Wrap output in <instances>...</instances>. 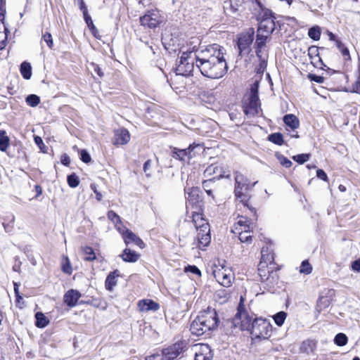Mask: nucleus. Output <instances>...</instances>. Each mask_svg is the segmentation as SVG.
I'll return each instance as SVG.
<instances>
[{"label": "nucleus", "instance_id": "79ce46f5", "mask_svg": "<svg viewBox=\"0 0 360 360\" xmlns=\"http://www.w3.org/2000/svg\"><path fill=\"white\" fill-rule=\"evenodd\" d=\"M83 251H84V255H86L84 258V260L92 261L96 259L95 253L91 247L84 248Z\"/></svg>", "mask_w": 360, "mask_h": 360}, {"label": "nucleus", "instance_id": "0e129e2a", "mask_svg": "<svg viewBox=\"0 0 360 360\" xmlns=\"http://www.w3.org/2000/svg\"><path fill=\"white\" fill-rule=\"evenodd\" d=\"M91 188L94 191V193L96 194V199L100 201L102 199V195L101 193H99L96 189V186L95 184H91Z\"/></svg>", "mask_w": 360, "mask_h": 360}, {"label": "nucleus", "instance_id": "b1692460", "mask_svg": "<svg viewBox=\"0 0 360 360\" xmlns=\"http://www.w3.org/2000/svg\"><path fill=\"white\" fill-rule=\"evenodd\" d=\"M200 189L198 187H191L186 190V198L190 205H194L200 201Z\"/></svg>", "mask_w": 360, "mask_h": 360}, {"label": "nucleus", "instance_id": "603ef678", "mask_svg": "<svg viewBox=\"0 0 360 360\" xmlns=\"http://www.w3.org/2000/svg\"><path fill=\"white\" fill-rule=\"evenodd\" d=\"M151 166L152 162L150 160H148L147 161H146L143 165V171L147 176H150L151 175Z\"/></svg>", "mask_w": 360, "mask_h": 360}, {"label": "nucleus", "instance_id": "f3484780", "mask_svg": "<svg viewBox=\"0 0 360 360\" xmlns=\"http://www.w3.org/2000/svg\"><path fill=\"white\" fill-rule=\"evenodd\" d=\"M275 27L274 20L271 17H267L259 22L257 32L264 33L269 36L275 30Z\"/></svg>", "mask_w": 360, "mask_h": 360}, {"label": "nucleus", "instance_id": "a18cd8bd", "mask_svg": "<svg viewBox=\"0 0 360 360\" xmlns=\"http://www.w3.org/2000/svg\"><path fill=\"white\" fill-rule=\"evenodd\" d=\"M312 271V267L307 260H304L302 262L300 272L301 274H309Z\"/></svg>", "mask_w": 360, "mask_h": 360}, {"label": "nucleus", "instance_id": "052dcab7", "mask_svg": "<svg viewBox=\"0 0 360 360\" xmlns=\"http://www.w3.org/2000/svg\"><path fill=\"white\" fill-rule=\"evenodd\" d=\"M352 269L354 271L360 272V259H358L352 263Z\"/></svg>", "mask_w": 360, "mask_h": 360}, {"label": "nucleus", "instance_id": "e2e57ef3", "mask_svg": "<svg viewBox=\"0 0 360 360\" xmlns=\"http://www.w3.org/2000/svg\"><path fill=\"white\" fill-rule=\"evenodd\" d=\"M213 356H204L195 352V360H211Z\"/></svg>", "mask_w": 360, "mask_h": 360}, {"label": "nucleus", "instance_id": "2f4dec72", "mask_svg": "<svg viewBox=\"0 0 360 360\" xmlns=\"http://www.w3.org/2000/svg\"><path fill=\"white\" fill-rule=\"evenodd\" d=\"M20 72L25 79H30L32 76V67L27 62H23L20 65Z\"/></svg>", "mask_w": 360, "mask_h": 360}, {"label": "nucleus", "instance_id": "5fc2aeb1", "mask_svg": "<svg viewBox=\"0 0 360 360\" xmlns=\"http://www.w3.org/2000/svg\"><path fill=\"white\" fill-rule=\"evenodd\" d=\"M81 160L85 162L89 163L91 162V158L89 153L86 150H82L80 152Z\"/></svg>", "mask_w": 360, "mask_h": 360}, {"label": "nucleus", "instance_id": "6e6d98bb", "mask_svg": "<svg viewBox=\"0 0 360 360\" xmlns=\"http://www.w3.org/2000/svg\"><path fill=\"white\" fill-rule=\"evenodd\" d=\"M316 176L325 181H328V176L326 173L321 169H319L316 171Z\"/></svg>", "mask_w": 360, "mask_h": 360}, {"label": "nucleus", "instance_id": "4d7b16f0", "mask_svg": "<svg viewBox=\"0 0 360 360\" xmlns=\"http://www.w3.org/2000/svg\"><path fill=\"white\" fill-rule=\"evenodd\" d=\"M185 271H190L194 274H196V275H200L201 273H200V271L199 270V269L195 266H188L187 267L185 268Z\"/></svg>", "mask_w": 360, "mask_h": 360}, {"label": "nucleus", "instance_id": "6e6552de", "mask_svg": "<svg viewBox=\"0 0 360 360\" xmlns=\"http://www.w3.org/2000/svg\"><path fill=\"white\" fill-rule=\"evenodd\" d=\"M243 108L247 116L254 117L259 115L262 110L257 90L253 88L251 89L249 98L243 102Z\"/></svg>", "mask_w": 360, "mask_h": 360}, {"label": "nucleus", "instance_id": "5701e85b", "mask_svg": "<svg viewBox=\"0 0 360 360\" xmlns=\"http://www.w3.org/2000/svg\"><path fill=\"white\" fill-rule=\"evenodd\" d=\"M189 153V151H187V148L179 149L178 148L174 147L171 151V156L184 164L186 162H189L188 158V156L190 155Z\"/></svg>", "mask_w": 360, "mask_h": 360}, {"label": "nucleus", "instance_id": "1a4fd4ad", "mask_svg": "<svg viewBox=\"0 0 360 360\" xmlns=\"http://www.w3.org/2000/svg\"><path fill=\"white\" fill-rule=\"evenodd\" d=\"M243 301V298L241 297L238 307V311L233 318V322L236 326H240L241 330H250L252 323V318L246 311Z\"/></svg>", "mask_w": 360, "mask_h": 360}, {"label": "nucleus", "instance_id": "473e14b6", "mask_svg": "<svg viewBox=\"0 0 360 360\" xmlns=\"http://www.w3.org/2000/svg\"><path fill=\"white\" fill-rule=\"evenodd\" d=\"M36 318V326L38 328H44L49 323V320L41 312H37L35 314Z\"/></svg>", "mask_w": 360, "mask_h": 360}, {"label": "nucleus", "instance_id": "4c0bfd02", "mask_svg": "<svg viewBox=\"0 0 360 360\" xmlns=\"http://www.w3.org/2000/svg\"><path fill=\"white\" fill-rule=\"evenodd\" d=\"M67 181L71 188H76L79 184V177L75 173L68 176Z\"/></svg>", "mask_w": 360, "mask_h": 360}, {"label": "nucleus", "instance_id": "9d476101", "mask_svg": "<svg viewBox=\"0 0 360 360\" xmlns=\"http://www.w3.org/2000/svg\"><path fill=\"white\" fill-rule=\"evenodd\" d=\"M163 21L164 17L158 10L148 11L140 17L141 25L150 29L157 27Z\"/></svg>", "mask_w": 360, "mask_h": 360}, {"label": "nucleus", "instance_id": "c85d7f7f", "mask_svg": "<svg viewBox=\"0 0 360 360\" xmlns=\"http://www.w3.org/2000/svg\"><path fill=\"white\" fill-rule=\"evenodd\" d=\"M209 232L210 231L202 232L200 230L198 233L197 238L198 243L202 247H206L210 243L211 237Z\"/></svg>", "mask_w": 360, "mask_h": 360}, {"label": "nucleus", "instance_id": "49530a36", "mask_svg": "<svg viewBox=\"0 0 360 360\" xmlns=\"http://www.w3.org/2000/svg\"><path fill=\"white\" fill-rule=\"evenodd\" d=\"M108 218L114 223L115 226H117L118 224H121L120 216L112 210L108 212Z\"/></svg>", "mask_w": 360, "mask_h": 360}, {"label": "nucleus", "instance_id": "774afa93", "mask_svg": "<svg viewBox=\"0 0 360 360\" xmlns=\"http://www.w3.org/2000/svg\"><path fill=\"white\" fill-rule=\"evenodd\" d=\"M354 91L360 94V77L358 79V80L355 83Z\"/></svg>", "mask_w": 360, "mask_h": 360}, {"label": "nucleus", "instance_id": "72a5a7b5", "mask_svg": "<svg viewBox=\"0 0 360 360\" xmlns=\"http://www.w3.org/2000/svg\"><path fill=\"white\" fill-rule=\"evenodd\" d=\"M308 35L311 39L315 41L319 40L321 37L320 27L318 26L311 27L309 30Z\"/></svg>", "mask_w": 360, "mask_h": 360}, {"label": "nucleus", "instance_id": "69168bd1", "mask_svg": "<svg viewBox=\"0 0 360 360\" xmlns=\"http://www.w3.org/2000/svg\"><path fill=\"white\" fill-rule=\"evenodd\" d=\"M61 162L63 165H64L65 166H68L70 162V160L69 157L65 154L61 158Z\"/></svg>", "mask_w": 360, "mask_h": 360}, {"label": "nucleus", "instance_id": "864d4df0", "mask_svg": "<svg viewBox=\"0 0 360 360\" xmlns=\"http://www.w3.org/2000/svg\"><path fill=\"white\" fill-rule=\"evenodd\" d=\"M278 159L280 161V163L283 166V167H285L287 168L291 167L292 165V162L288 160V158H286L285 157H284L283 155H279L278 157Z\"/></svg>", "mask_w": 360, "mask_h": 360}, {"label": "nucleus", "instance_id": "4468645a", "mask_svg": "<svg viewBox=\"0 0 360 360\" xmlns=\"http://www.w3.org/2000/svg\"><path fill=\"white\" fill-rule=\"evenodd\" d=\"M81 293L74 289L68 290L63 296V302L69 307L72 308L77 304L79 299L81 297Z\"/></svg>", "mask_w": 360, "mask_h": 360}, {"label": "nucleus", "instance_id": "338daca9", "mask_svg": "<svg viewBox=\"0 0 360 360\" xmlns=\"http://www.w3.org/2000/svg\"><path fill=\"white\" fill-rule=\"evenodd\" d=\"M94 70L98 75V76H100V77H103V73L101 71V69L100 68V67L98 65H94Z\"/></svg>", "mask_w": 360, "mask_h": 360}, {"label": "nucleus", "instance_id": "c756f323", "mask_svg": "<svg viewBox=\"0 0 360 360\" xmlns=\"http://www.w3.org/2000/svg\"><path fill=\"white\" fill-rule=\"evenodd\" d=\"M196 353L204 356H213L210 346L207 344H200L195 346Z\"/></svg>", "mask_w": 360, "mask_h": 360}, {"label": "nucleus", "instance_id": "13d9d810", "mask_svg": "<svg viewBox=\"0 0 360 360\" xmlns=\"http://www.w3.org/2000/svg\"><path fill=\"white\" fill-rule=\"evenodd\" d=\"M309 77L311 81H314V82H316L320 83V84L323 83V80H324V78L322 76H319V75H309Z\"/></svg>", "mask_w": 360, "mask_h": 360}, {"label": "nucleus", "instance_id": "39448f33", "mask_svg": "<svg viewBox=\"0 0 360 360\" xmlns=\"http://www.w3.org/2000/svg\"><path fill=\"white\" fill-rule=\"evenodd\" d=\"M249 330L253 339L267 340L271 337L272 326L266 319H255Z\"/></svg>", "mask_w": 360, "mask_h": 360}, {"label": "nucleus", "instance_id": "de8ad7c7", "mask_svg": "<svg viewBox=\"0 0 360 360\" xmlns=\"http://www.w3.org/2000/svg\"><path fill=\"white\" fill-rule=\"evenodd\" d=\"M309 158V154H300L293 156V160L300 164H303L307 162Z\"/></svg>", "mask_w": 360, "mask_h": 360}, {"label": "nucleus", "instance_id": "cd10ccee", "mask_svg": "<svg viewBox=\"0 0 360 360\" xmlns=\"http://www.w3.org/2000/svg\"><path fill=\"white\" fill-rule=\"evenodd\" d=\"M204 150L203 145L200 143H195L191 144L187 148V151H189L190 155L188 156V160L190 161L192 158H195L197 154H199L200 153L202 152Z\"/></svg>", "mask_w": 360, "mask_h": 360}, {"label": "nucleus", "instance_id": "f8f14e48", "mask_svg": "<svg viewBox=\"0 0 360 360\" xmlns=\"http://www.w3.org/2000/svg\"><path fill=\"white\" fill-rule=\"evenodd\" d=\"M268 37L269 35L265 34L264 33L257 32L255 41L256 55L259 58L261 67H265L266 65V58L263 55V50L266 46V42Z\"/></svg>", "mask_w": 360, "mask_h": 360}, {"label": "nucleus", "instance_id": "37998d69", "mask_svg": "<svg viewBox=\"0 0 360 360\" xmlns=\"http://www.w3.org/2000/svg\"><path fill=\"white\" fill-rule=\"evenodd\" d=\"M335 343L338 346H344L347 342V337L344 333H338L335 337Z\"/></svg>", "mask_w": 360, "mask_h": 360}, {"label": "nucleus", "instance_id": "58836bf2", "mask_svg": "<svg viewBox=\"0 0 360 360\" xmlns=\"http://www.w3.org/2000/svg\"><path fill=\"white\" fill-rule=\"evenodd\" d=\"M84 18V20H85L86 23L87 24L88 27L91 30L92 34L95 37H98V31L96 29V27H95V25H94L93 21H92L91 18L90 17V15H88V16H86V17H85Z\"/></svg>", "mask_w": 360, "mask_h": 360}, {"label": "nucleus", "instance_id": "2eb2a0df", "mask_svg": "<svg viewBox=\"0 0 360 360\" xmlns=\"http://www.w3.org/2000/svg\"><path fill=\"white\" fill-rule=\"evenodd\" d=\"M139 311L142 313H147L148 311H156L160 309L158 303L152 300L143 299L139 300L137 304Z\"/></svg>", "mask_w": 360, "mask_h": 360}, {"label": "nucleus", "instance_id": "6ab92c4d", "mask_svg": "<svg viewBox=\"0 0 360 360\" xmlns=\"http://www.w3.org/2000/svg\"><path fill=\"white\" fill-rule=\"evenodd\" d=\"M192 221L197 230L200 229L202 232L210 231L208 224L201 213L192 212Z\"/></svg>", "mask_w": 360, "mask_h": 360}, {"label": "nucleus", "instance_id": "3c124183", "mask_svg": "<svg viewBox=\"0 0 360 360\" xmlns=\"http://www.w3.org/2000/svg\"><path fill=\"white\" fill-rule=\"evenodd\" d=\"M243 0H230L229 5L233 12L238 11V7L242 4Z\"/></svg>", "mask_w": 360, "mask_h": 360}, {"label": "nucleus", "instance_id": "4be33fe9", "mask_svg": "<svg viewBox=\"0 0 360 360\" xmlns=\"http://www.w3.org/2000/svg\"><path fill=\"white\" fill-rule=\"evenodd\" d=\"M254 32L252 30L250 32L245 33L240 37L238 41V46L240 52L245 51L253 41Z\"/></svg>", "mask_w": 360, "mask_h": 360}, {"label": "nucleus", "instance_id": "20e7f679", "mask_svg": "<svg viewBox=\"0 0 360 360\" xmlns=\"http://www.w3.org/2000/svg\"><path fill=\"white\" fill-rule=\"evenodd\" d=\"M186 346L185 342H177L162 349L161 353L148 356L145 360H175L185 351Z\"/></svg>", "mask_w": 360, "mask_h": 360}, {"label": "nucleus", "instance_id": "c9c22d12", "mask_svg": "<svg viewBox=\"0 0 360 360\" xmlns=\"http://www.w3.org/2000/svg\"><path fill=\"white\" fill-rule=\"evenodd\" d=\"M269 140L278 146H281L283 143V136L281 133H274L269 135Z\"/></svg>", "mask_w": 360, "mask_h": 360}, {"label": "nucleus", "instance_id": "dca6fc26", "mask_svg": "<svg viewBox=\"0 0 360 360\" xmlns=\"http://www.w3.org/2000/svg\"><path fill=\"white\" fill-rule=\"evenodd\" d=\"M130 140V134L127 129L120 128L115 131L113 143L115 145H125Z\"/></svg>", "mask_w": 360, "mask_h": 360}, {"label": "nucleus", "instance_id": "680f3d73", "mask_svg": "<svg viewBox=\"0 0 360 360\" xmlns=\"http://www.w3.org/2000/svg\"><path fill=\"white\" fill-rule=\"evenodd\" d=\"M79 8L80 10L82 11L83 13V15H84V18L89 15L88 14V11H87V8L84 4V2L83 1V0H81L80 1V4H79Z\"/></svg>", "mask_w": 360, "mask_h": 360}, {"label": "nucleus", "instance_id": "7ed1b4c3", "mask_svg": "<svg viewBox=\"0 0 360 360\" xmlns=\"http://www.w3.org/2000/svg\"><path fill=\"white\" fill-rule=\"evenodd\" d=\"M195 65L197 68L196 49L184 51L175 68L176 75L189 76L193 72Z\"/></svg>", "mask_w": 360, "mask_h": 360}, {"label": "nucleus", "instance_id": "423d86ee", "mask_svg": "<svg viewBox=\"0 0 360 360\" xmlns=\"http://www.w3.org/2000/svg\"><path fill=\"white\" fill-rule=\"evenodd\" d=\"M258 274L262 283H266L267 287L273 288L278 280V275L276 266H264V263L259 264Z\"/></svg>", "mask_w": 360, "mask_h": 360}, {"label": "nucleus", "instance_id": "8fccbe9b", "mask_svg": "<svg viewBox=\"0 0 360 360\" xmlns=\"http://www.w3.org/2000/svg\"><path fill=\"white\" fill-rule=\"evenodd\" d=\"M5 31H0V50L4 49L6 45L7 34Z\"/></svg>", "mask_w": 360, "mask_h": 360}, {"label": "nucleus", "instance_id": "ea45409f", "mask_svg": "<svg viewBox=\"0 0 360 360\" xmlns=\"http://www.w3.org/2000/svg\"><path fill=\"white\" fill-rule=\"evenodd\" d=\"M62 270L64 273L71 274L72 269L68 257H63L62 260Z\"/></svg>", "mask_w": 360, "mask_h": 360}, {"label": "nucleus", "instance_id": "aec40b11", "mask_svg": "<svg viewBox=\"0 0 360 360\" xmlns=\"http://www.w3.org/2000/svg\"><path fill=\"white\" fill-rule=\"evenodd\" d=\"M123 240L126 245L133 243L141 248H143L145 247L143 240L131 231H127L124 233Z\"/></svg>", "mask_w": 360, "mask_h": 360}, {"label": "nucleus", "instance_id": "c03bdc74", "mask_svg": "<svg viewBox=\"0 0 360 360\" xmlns=\"http://www.w3.org/2000/svg\"><path fill=\"white\" fill-rule=\"evenodd\" d=\"M336 46L346 59L349 58V52L348 49L345 47V46L340 40H336Z\"/></svg>", "mask_w": 360, "mask_h": 360}, {"label": "nucleus", "instance_id": "09e8293b", "mask_svg": "<svg viewBox=\"0 0 360 360\" xmlns=\"http://www.w3.org/2000/svg\"><path fill=\"white\" fill-rule=\"evenodd\" d=\"M42 40H44L46 43L49 48L52 49L53 46V42L52 36L50 33L46 32L45 34H44L42 36Z\"/></svg>", "mask_w": 360, "mask_h": 360}, {"label": "nucleus", "instance_id": "ddd939ff", "mask_svg": "<svg viewBox=\"0 0 360 360\" xmlns=\"http://www.w3.org/2000/svg\"><path fill=\"white\" fill-rule=\"evenodd\" d=\"M283 122L290 128L287 129L288 134L292 138H298L299 135L295 130L300 126L298 118L293 114H288L283 117Z\"/></svg>", "mask_w": 360, "mask_h": 360}, {"label": "nucleus", "instance_id": "a878e982", "mask_svg": "<svg viewBox=\"0 0 360 360\" xmlns=\"http://www.w3.org/2000/svg\"><path fill=\"white\" fill-rule=\"evenodd\" d=\"M119 276L120 274L118 270H115L108 274L105 282V286L108 290H112L114 287L117 285V278Z\"/></svg>", "mask_w": 360, "mask_h": 360}, {"label": "nucleus", "instance_id": "e433bc0d", "mask_svg": "<svg viewBox=\"0 0 360 360\" xmlns=\"http://www.w3.org/2000/svg\"><path fill=\"white\" fill-rule=\"evenodd\" d=\"M27 103L31 107H36L40 103V98L35 94H30L26 98Z\"/></svg>", "mask_w": 360, "mask_h": 360}, {"label": "nucleus", "instance_id": "bb28decb", "mask_svg": "<svg viewBox=\"0 0 360 360\" xmlns=\"http://www.w3.org/2000/svg\"><path fill=\"white\" fill-rule=\"evenodd\" d=\"M140 257V255L129 248H125L123 250L121 257L126 262H136Z\"/></svg>", "mask_w": 360, "mask_h": 360}, {"label": "nucleus", "instance_id": "bf43d9fd", "mask_svg": "<svg viewBox=\"0 0 360 360\" xmlns=\"http://www.w3.org/2000/svg\"><path fill=\"white\" fill-rule=\"evenodd\" d=\"M115 227L117 229V231L120 232V233L122 235V238L124 237V233H125V232L130 231L129 229L123 226L122 223L117 224V226H115Z\"/></svg>", "mask_w": 360, "mask_h": 360}, {"label": "nucleus", "instance_id": "a19ab883", "mask_svg": "<svg viewBox=\"0 0 360 360\" xmlns=\"http://www.w3.org/2000/svg\"><path fill=\"white\" fill-rule=\"evenodd\" d=\"M250 231L238 232V238L241 243H251L252 240V236L250 234Z\"/></svg>", "mask_w": 360, "mask_h": 360}, {"label": "nucleus", "instance_id": "f704fd0d", "mask_svg": "<svg viewBox=\"0 0 360 360\" xmlns=\"http://www.w3.org/2000/svg\"><path fill=\"white\" fill-rule=\"evenodd\" d=\"M287 317V314L284 311H280L276 314L273 319L274 320L275 323L278 326H281Z\"/></svg>", "mask_w": 360, "mask_h": 360}, {"label": "nucleus", "instance_id": "9b49d317", "mask_svg": "<svg viewBox=\"0 0 360 360\" xmlns=\"http://www.w3.org/2000/svg\"><path fill=\"white\" fill-rule=\"evenodd\" d=\"M213 276L217 282L224 287H229L233 279V274L231 270L224 266H215L213 270Z\"/></svg>", "mask_w": 360, "mask_h": 360}, {"label": "nucleus", "instance_id": "412c9836", "mask_svg": "<svg viewBox=\"0 0 360 360\" xmlns=\"http://www.w3.org/2000/svg\"><path fill=\"white\" fill-rule=\"evenodd\" d=\"M254 224L248 218L240 217L235 224V229L238 232L252 231Z\"/></svg>", "mask_w": 360, "mask_h": 360}, {"label": "nucleus", "instance_id": "a211bd4d", "mask_svg": "<svg viewBox=\"0 0 360 360\" xmlns=\"http://www.w3.org/2000/svg\"><path fill=\"white\" fill-rule=\"evenodd\" d=\"M212 175L217 176L219 179L223 177L229 178L230 176L229 174H226V172L222 168V167L217 164L210 165L204 171V176L205 177H209Z\"/></svg>", "mask_w": 360, "mask_h": 360}, {"label": "nucleus", "instance_id": "7c9ffc66", "mask_svg": "<svg viewBox=\"0 0 360 360\" xmlns=\"http://www.w3.org/2000/svg\"><path fill=\"white\" fill-rule=\"evenodd\" d=\"M10 139L4 130H0V150L4 152L9 146Z\"/></svg>", "mask_w": 360, "mask_h": 360}, {"label": "nucleus", "instance_id": "393cba45", "mask_svg": "<svg viewBox=\"0 0 360 360\" xmlns=\"http://www.w3.org/2000/svg\"><path fill=\"white\" fill-rule=\"evenodd\" d=\"M261 260L259 264L264 263V266H276L274 263V253L269 251L268 248H263L261 250Z\"/></svg>", "mask_w": 360, "mask_h": 360}, {"label": "nucleus", "instance_id": "f257e3e1", "mask_svg": "<svg viewBox=\"0 0 360 360\" xmlns=\"http://www.w3.org/2000/svg\"><path fill=\"white\" fill-rule=\"evenodd\" d=\"M224 49L217 44L196 49L197 68L201 74L210 79L221 78L227 72Z\"/></svg>", "mask_w": 360, "mask_h": 360}, {"label": "nucleus", "instance_id": "0eeeda50", "mask_svg": "<svg viewBox=\"0 0 360 360\" xmlns=\"http://www.w3.org/2000/svg\"><path fill=\"white\" fill-rule=\"evenodd\" d=\"M235 195L236 199L243 203L244 205H247L249 200V195L246 193L250 189V185L248 184V179L241 174L236 172L235 176Z\"/></svg>", "mask_w": 360, "mask_h": 360}, {"label": "nucleus", "instance_id": "f03ea898", "mask_svg": "<svg viewBox=\"0 0 360 360\" xmlns=\"http://www.w3.org/2000/svg\"><path fill=\"white\" fill-rule=\"evenodd\" d=\"M219 320L214 309L207 308L200 311L199 315L192 321L190 330L196 336H200L207 332L215 330L218 327Z\"/></svg>", "mask_w": 360, "mask_h": 360}]
</instances>
